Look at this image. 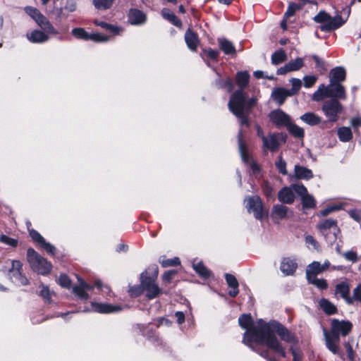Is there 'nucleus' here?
<instances>
[{"mask_svg": "<svg viewBox=\"0 0 361 361\" xmlns=\"http://www.w3.org/2000/svg\"><path fill=\"white\" fill-rule=\"evenodd\" d=\"M245 202L248 212H252L257 219L261 220L263 219L264 215L263 203L259 196L249 197L245 200Z\"/></svg>", "mask_w": 361, "mask_h": 361, "instance_id": "obj_11", "label": "nucleus"}, {"mask_svg": "<svg viewBox=\"0 0 361 361\" xmlns=\"http://www.w3.org/2000/svg\"><path fill=\"white\" fill-rule=\"evenodd\" d=\"M303 80L305 87L309 88L314 85L317 81V77L314 75L305 76Z\"/></svg>", "mask_w": 361, "mask_h": 361, "instance_id": "obj_60", "label": "nucleus"}, {"mask_svg": "<svg viewBox=\"0 0 361 361\" xmlns=\"http://www.w3.org/2000/svg\"><path fill=\"white\" fill-rule=\"evenodd\" d=\"M346 72L343 67H336L330 71V82L341 83L345 80Z\"/></svg>", "mask_w": 361, "mask_h": 361, "instance_id": "obj_27", "label": "nucleus"}, {"mask_svg": "<svg viewBox=\"0 0 361 361\" xmlns=\"http://www.w3.org/2000/svg\"><path fill=\"white\" fill-rule=\"evenodd\" d=\"M294 192H295L293 188V185L290 187H283L279 192L278 199L283 204H290L295 200Z\"/></svg>", "mask_w": 361, "mask_h": 361, "instance_id": "obj_22", "label": "nucleus"}, {"mask_svg": "<svg viewBox=\"0 0 361 361\" xmlns=\"http://www.w3.org/2000/svg\"><path fill=\"white\" fill-rule=\"evenodd\" d=\"M290 82L291 83L292 87L288 90L290 92V94H291V96H294L296 94H298V92L300 90V88L302 87V81L298 78H292L290 80Z\"/></svg>", "mask_w": 361, "mask_h": 361, "instance_id": "obj_50", "label": "nucleus"}, {"mask_svg": "<svg viewBox=\"0 0 361 361\" xmlns=\"http://www.w3.org/2000/svg\"><path fill=\"white\" fill-rule=\"evenodd\" d=\"M238 323L241 328L246 329L243 335V343L253 350L259 348H253V343L259 345H265L267 348L278 353L282 357H286V353L283 345L277 339L276 336L271 332L270 325L259 319L256 325H253V320L250 314H244L238 319Z\"/></svg>", "mask_w": 361, "mask_h": 361, "instance_id": "obj_1", "label": "nucleus"}, {"mask_svg": "<svg viewBox=\"0 0 361 361\" xmlns=\"http://www.w3.org/2000/svg\"><path fill=\"white\" fill-rule=\"evenodd\" d=\"M11 268L8 269V274L11 280L18 285L25 286L28 283L27 278L22 275L20 271L22 264L20 261L13 260Z\"/></svg>", "mask_w": 361, "mask_h": 361, "instance_id": "obj_13", "label": "nucleus"}, {"mask_svg": "<svg viewBox=\"0 0 361 361\" xmlns=\"http://www.w3.org/2000/svg\"><path fill=\"white\" fill-rule=\"evenodd\" d=\"M94 23L97 25L109 31L110 32L113 33L114 35H118L120 33L121 31H122V29L121 27L114 26L113 25L109 24L104 21L95 20Z\"/></svg>", "mask_w": 361, "mask_h": 361, "instance_id": "obj_44", "label": "nucleus"}, {"mask_svg": "<svg viewBox=\"0 0 361 361\" xmlns=\"http://www.w3.org/2000/svg\"><path fill=\"white\" fill-rule=\"evenodd\" d=\"M49 35L43 30H35L27 34V38L32 43H44L49 40Z\"/></svg>", "mask_w": 361, "mask_h": 361, "instance_id": "obj_23", "label": "nucleus"}, {"mask_svg": "<svg viewBox=\"0 0 361 361\" xmlns=\"http://www.w3.org/2000/svg\"><path fill=\"white\" fill-rule=\"evenodd\" d=\"M350 286L348 280L338 283L335 287V295H339L345 300L346 303L351 305L354 302V298L350 296Z\"/></svg>", "mask_w": 361, "mask_h": 361, "instance_id": "obj_18", "label": "nucleus"}, {"mask_svg": "<svg viewBox=\"0 0 361 361\" xmlns=\"http://www.w3.org/2000/svg\"><path fill=\"white\" fill-rule=\"evenodd\" d=\"M300 119L310 126H316L321 123L322 118L312 112H307L300 116Z\"/></svg>", "mask_w": 361, "mask_h": 361, "instance_id": "obj_36", "label": "nucleus"}, {"mask_svg": "<svg viewBox=\"0 0 361 361\" xmlns=\"http://www.w3.org/2000/svg\"><path fill=\"white\" fill-rule=\"evenodd\" d=\"M41 287L42 290H40L39 295L44 299L45 302L50 303L51 302V298L54 293L47 286L42 284Z\"/></svg>", "mask_w": 361, "mask_h": 361, "instance_id": "obj_51", "label": "nucleus"}, {"mask_svg": "<svg viewBox=\"0 0 361 361\" xmlns=\"http://www.w3.org/2000/svg\"><path fill=\"white\" fill-rule=\"evenodd\" d=\"M269 117L271 123L278 128H286L292 121L290 116L281 109L271 111Z\"/></svg>", "mask_w": 361, "mask_h": 361, "instance_id": "obj_14", "label": "nucleus"}, {"mask_svg": "<svg viewBox=\"0 0 361 361\" xmlns=\"http://www.w3.org/2000/svg\"><path fill=\"white\" fill-rule=\"evenodd\" d=\"M301 8V6L295 4V3H290L288 7L287 11L284 13V18H289L290 17L294 16L295 13L300 10Z\"/></svg>", "mask_w": 361, "mask_h": 361, "instance_id": "obj_52", "label": "nucleus"}, {"mask_svg": "<svg viewBox=\"0 0 361 361\" xmlns=\"http://www.w3.org/2000/svg\"><path fill=\"white\" fill-rule=\"evenodd\" d=\"M343 255L346 260L352 262L353 263H355L358 260L357 255L354 251H348L343 253Z\"/></svg>", "mask_w": 361, "mask_h": 361, "instance_id": "obj_59", "label": "nucleus"}, {"mask_svg": "<svg viewBox=\"0 0 361 361\" xmlns=\"http://www.w3.org/2000/svg\"><path fill=\"white\" fill-rule=\"evenodd\" d=\"M353 328V324L348 320H338L337 319H333L331 322V329L330 333L335 335L336 336L345 337L349 334Z\"/></svg>", "mask_w": 361, "mask_h": 361, "instance_id": "obj_10", "label": "nucleus"}, {"mask_svg": "<svg viewBox=\"0 0 361 361\" xmlns=\"http://www.w3.org/2000/svg\"><path fill=\"white\" fill-rule=\"evenodd\" d=\"M77 8L76 2L74 0H67L66 5L59 10V16L68 18L70 13L74 12Z\"/></svg>", "mask_w": 361, "mask_h": 361, "instance_id": "obj_34", "label": "nucleus"}, {"mask_svg": "<svg viewBox=\"0 0 361 361\" xmlns=\"http://www.w3.org/2000/svg\"><path fill=\"white\" fill-rule=\"evenodd\" d=\"M243 129L240 128L238 133V150L243 161L250 167L252 175L257 177L260 173V169L248 151L247 143L243 139Z\"/></svg>", "mask_w": 361, "mask_h": 361, "instance_id": "obj_4", "label": "nucleus"}, {"mask_svg": "<svg viewBox=\"0 0 361 361\" xmlns=\"http://www.w3.org/2000/svg\"><path fill=\"white\" fill-rule=\"evenodd\" d=\"M262 188L264 194L267 197L271 198L273 197L272 188L268 183L265 182L262 185Z\"/></svg>", "mask_w": 361, "mask_h": 361, "instance_id": "obj_64", "label": "nucleus"}, {"mask_svg": "<svg viewBox=\"0 0 361 361\" xmlns=\"http://www.w3.org/2000/svg\"><path fill=\"white\" fill-rule=\"evenodd\" d=\"M322 111L329 121L336 122L343 111V106L337 99H331L324 103Z\"/></svg>", "mask_w": 361, "mask_h": 361, "instance_id": "obj_9", "label": "nucleus"}, {"mask_svg": "<svg viewBox=\"0 0 361 361\" xmlns=\"http://www.w3.org/2000/svg\"><path fill=\"white\" fill-rule=\"evenodd\" d=\"M192 267L196 273L202 278L207 279L211 275V271L208 270L201 262L193 264Z\"/></svg>", "mask_w": 361, "mask_h": 361, "instance_id": "obj_43", "label": "nucleus"}, {"mask_svg": "<svg viewBox=\"0 0 361 361\" xmlns=\"http://www.w3.org/2000/svg\"><path fill=\"white\" fill-rule=\"evenodd\" d=\"M24 10L27 15L35 20L42 30L47 33L51 34V35H57L59 34L58 30L38 9L32 6H25Z\"/></svg>", "mask_w": 361, "mask_h": 361, "instance_id": "obj_7", "label": "nucleus"}, {"mask_svg": "<svg viewBox=\"0 0 361 361\" xmlns=\"http://www.w3.org/2000/svg\"><path fill=\"white\" fill-rule=\"evenodd\" d=\"M294 173L298 179L309 180L313 177L312 170L300 165L295 166Z\"/></svg>", "mask_w": 361, "mask_h": 361, "instance_id": "obj_32", "label": "nucleus"}, {"mask_svg": "<svg viewBox=\"0 0 361 361\" xmlns=\"http://www.w3.org/2000/svg\"><path fill=\"white\" fill-rule=\"evenodd\" d=\"M276 167L277 168L279 173H281L283 175L287 174V170H286V161L282 159V157H279L278 161L275 164Z\"/></svg>", "mask_w": 361, "mask_h": 361, "instance_id": "obj_56", "label": "nucleus"}, {"mask_svg": "<svg viewBox=\"0 0 361 361\" xmlns=\"http://www.w3.org/2000/svg\"><path fill=\"white\" fill-rule=\"evenodd\" d=\"M271 326V332L274 335L272 332L274 330L280 338L284 342L290 344V345L295 346L298 343V338L293 334L290 330H288L283 325L277 322H271L268 323Z\"/></svg>", "mask_w": 361, "mask_h": 361, "instance_id": "obj_8", "label": "nucleus"}, {"mask_svg": "<svg viewBox=\"0 0 361 361\" xmlns=\"http://www.w3.org/2000/svg\"><path fill=\"white\" fill-rule=\"evenodd\" d=\"M40 245L49 254L54 255L56 251V247L50 244L49 243H47L45 240L44 242H42Z\"/></svg>", "mask_w": 361, "mask_h": 361, "instance_id": "obj_63", "label": "nucleus"}, {"mask_svg": "<svg viewBox=\"0 0 361 361\" xmlns=\"http://www.w3.org/2000/svg\"><path fill=\"white\" fill-rule=\"evenodd\" d=\"M257 353H259L262 357L265 358L268 361H276V359L271 356L269 354V348L265 350H260V348L255 350Z\"/></svg>", "mask_w": 361, "mask_h": 361, "instance_id": "obj_58", "label": "nucleus"}, {"mask_svg": "<svg viewBox=\"0 0 361 361\" xmlns=\"http://www.w3.org/2000/svg\"><path fill=\"white\" fill-rule=\"evenodd\" d=\"M225 279L228 286L231 288L228 291V295L232 298H235L239 292L238 282L236 278L231 274H226Z\"/></svg>", "mask_w": 361, "mask_h": 361, "instance_id": "obj_31", "label": "nucleus"}, {"mask_svg": "<svg viewBox=\"0 0 361 361\" xmlns=\"http://www.w3.org/2000/svg\"><path fill=\"white\" fill-rule=\"evenodd\" d=\"M262 142V148L264 153H267L269 151L275 152L279 149L281 145L279 135L273 133H270L265 137H263Z\"/></svg>", "mask_w": 361, "mask_h": 361, "instance_id": "obj_16", "label": "nucleus"}, {"mask_svg": "<svg viewBox=\"0 0 361 361\" xmlns=\"http://www.w3.org/2000/svg\"><path fill=\"white\" fill-rule=\"evenodd\" d=\"M342 204L329 205L326 208L320 211V214L322 216H326L329 214L332 213L333 212L340 210L341 209H342Z\"/></svg>", "mask_w": 361, "mask_h": 361, "instance_id": "obj_54", "label": "nucleus"}, {"mask_svg": "<svg viewBox=\"0 0 361 361\" xmlns=\"http://www.w3.org/2000/svg\"><path fill=\"white\" fill-rule=\"evenodd\" d=\"M128 18L133 25L142 24L146 20L145 13L137 9H131L129 11Z\"/></svg>", "mask_w": 361, "mask_h": 361, "instance_id": "obj_30", "label": "nucleus"}, {"mask_svg": "<svg viewBox=\"0 0 361 361\" xmlns=\"http://www.w3.org/2000/svg\"><path fill=\"white\" fill-rule=\"evenodd\" d=\"M324 97H329L326 95V88L324 85H321L318 90L313 94L312 99L319 102L322 100Z\"/></svg>", "mask_w": 361, "mask_h": 361, "instance_id": "obj_49", "label": "nucleus"}, {"mask_svg": "<svg viewBox=\"0 0 361 361\" xmlns=\"http://www.w3.org/2000/svg\"><path fill=\"white\" fill-rule=\"evenodd\" d=\"M319 304L321 309L327 314H334L337 312L336 307L326 298H322Z\"/></svg>", "mask_w": 361, "mask_h": 361, "instance_id": "obj_37", "label": "nucleus"}, {"mask_svg": "<svg viewBox=\"0 0 361 361\" xmlns=\"http://www.w3.org/2000/svg\"><path fill=\"white\" fill-rule=\"evenodd\" d=\"M324 336L326 348L334 354H337L339 350L340 338L324 329Z\"/></svg>", "mask_w": 361, "mask_h": 361, "instance_id": "obj_19", "label": "nucleus"}, {"mask_svg": "<svg viewBox=\"0 0 361 361\" xmlns=\"http://www.w3.org/2000/svg\"><path fill=\"white\" fill-rule=\"evenodd\" d=\"M287 56L283 49L278 50L271 55V63L274 65H279L286 60Z\"/></svg>", "mask_w": 361, "mask_h": 361, "instance_id": "obj_45", "label": "nucleus"}, {"mask_svg": "<svg viewBox=\"0 0 361 361\" xmlns=\"http://www.w3.org/2000/svg\"><path fill=\"white\" fill-rule=\"evenodd\" d=\"M219 46L225 54H235V49L233 44L226 39H219Z\"/></svg>", "mask_w": 361, "mask_h": 361, "instance_id": "obj_35", "label": "nucleus"}, {"mask_svg": "<svg viewBox=\"0 0 361 361\" xmlns=\"http://www.w3.org/2000/svg\"><path fill=\"white\" fill-rule=\"evenodd\" d=\"M161 15L164 18L168 20L169 22H171L173 25H174L176 27H181L182 23L180 19H178L176 15L171 11L168 8H163L161 11Z\"/></svg>", "mask_w": 361, "mask_h": 361, "instance_id": "obj_38", "label": "nucleus"}, {"mask_svg": "<svg viewBox=\"0 0 361 361\" xmlns=\"http://www.w3.org/2000/svg\"><path fill=\"white\" fill-rule=\"evenodd\" d=\"M326 95L329 97H332V99H345V90L344 86L342 85L341 83L329 82V84L327 86H326Z\"/></svg>", "mask_w": 361, "mask_h": 361, "instance_id": "obj_17", "label": "nucleus"}, {"mask_svg": "<svg viewBox=\"0 0 361 361\" xmlns=\"http://www.w3.org/2000/svg\"><path fill=\"white\" fill-rule=\"evenodd\" d=\"M304 66V61L302 58H297L294 60L290 61L286 63V68L288 70L292 71H295L300 70Z\"/></svg>", "mask_w": 361, "mask_h": 361, "instance_id": "obj_46", "label": "nucleus"}, {"mask_svg": "<svg viewBox=\"0 0 361 361\" xmlns=\"http://www.w3.org/2000/svg\"><path fill=\"white\" fill-rule=\"evenodd\" d=\"M30 235L32 240L37 243H38L39 245L44 242V238L35 230H31L30 231Z\"/></svg>", "mask_w": 361, "mask_h": 361, "instance_id": "obj_61", "label": "nucleus"}, {"mask_svg": "<svg viewBox=\"0 0 361 361\" xmlns=\"http://www.w3.org/2000/svg\"><path fill=\"white\" fill-rule=\"evenodd\" d=\"M59 283L64 288H69L71 282L66 275H61L59 278Z\"/></svg>", "mask_w": 361, "mask_h": 361, "instance_id": "obj_62", "label": "nucleus"}, {"mask_svg": "<svg viewBox=\"0 0 361 361\" xmlns=\"http://www.w3.org/2000/svg\"><path fill=\"white\" fill-rule=\"evenodd\" d=\"M185 41L191 51H195L197 50L199 43L198 36L190 28L185 32Z\"/></svg>", "mask_w": 361, "mask_h": 361, "instance_id": "obj_26", "label": "nucleus"}, {"mask_svg": "<svg viewBox=\"0 0 361 361\" xmlns=\"http://www.w3.org/2000/svg\"><path fill=\"white\" fill-rule=\"evenodd\" d=\"M250 75L247 72H239L236 75V83L240 88L239 90L243 92V89L248 85Z\"/></svg>", "mask_w": 361, "mask_h": 361, "instance_id": "obj_39", "label": "nucleus"}, {"mask_svg": "<svg viewBox=\"0 0 361 361\" xmlns=\"http://www.w3.org/2000/svg\"><path fill=\"white\" fill-rule=\"evenodd\" d=\"M286 129L295 137L303 138V137L305 135L303 128L294 124L292 121L286 127Z\"/></svg>", "mask_w": 361, "mask_h": 361, "instance_id": "obj_40", "label": "nucleus"}, {"mask_svg": "<svg viewBox=\"0 0 361 361\" xmlns=\"http://www.w3.org/2000/svg\"><path fill=\"white\" fill-rule=\"evenodd\" d=\"M79 284L73 287V293L78 295L80 299L87 300L89 298L88 294L86 293V290H92V286L87 284L81 279H78Z\"/></svg>", "mask_w": 361, "mask_h": 361, "instance_id": "obj_25", "label": "nucleus"}, {"mask_svg": "<svg viewBox=\"0 0 361 361\" xmlns=\"http://www.w3.org/2000/svg\"><path fill=\"white\" fill-rule=\"evenodd\" d=\"M324 272V269L322 267V264L317 261H314L311 264H308L306 271L305 275L306 278L317 276V274H322Z\"/></svg>", "mask_w": 361, "mask_h": 361, "instance_id": "obj_33", "label": "nucleus"}, {"mask_svg": "<svg viewBox=\"0 0 361 361\" xmlns=\"http://www.w3.org/2000/svg\"><path fill=\"white\" fill-rule=\"evenodd\" d=\"M297 267L298 264L295 259L284 257L281 262L280 270L284 275L290 276L293 275Z\"/></svg>", "mask_w": 361, "mask_h": 361, "instance_id": "obj_21", "label": "nucleus"}, {"mask_svg": "<svg viewBox=\"0 0 361 361\" xmlns=\"http://www.w3.org/2000/svg\"><path fill=\"white\" fill-rule=\"evenodd\" d=\"M308 283L314 285L320 290H326L328 288V283L324 279H318L317 276L306 278Z\"/></svg>", "mask_w": 361, "mask_h": 361, "instance_id": "obj_41", "label": "nucleus"}, {"mask_svg": "<svg viewBox=\"0 0 361 361\" xmlns=\"http://www.w3.org/2000/svg\"><path fill=\"white\" fill-rule=\"evenodd\" d=\"M290 353L293 355V361H301L303 357V354L302 350L299 348L293 345L290 346L289 348Z\"/></svg>", "mask_w": 361, "mask_h": 361, "instance_id": "obj_55", "label": "nucleus"}, {"mask_svg": "<svg viewBox=\"0 0 361 361\" xmlns=\"http://www.w3.org/2000/svg\"><path fill=\"white\" fill-rule=\"evenodd\" d=\"M313 20L317 23H322L319 27L322 31L331 32L341 27L345 23L347 18L343 19L340 14L332 17L324 11H321Z\"/></svg>", "mask_w": 361, "mask_h": 361, "instance_id": "obj_3", "label": "nucleus"}, {"mask_svg": "<svg viewBox=\"0 0 361 361\" xmlns=\"http://www.w3.org/2000/svg\"><path fill=\"white\" fill-rule=\"evenodd\" d=\"M159 262L163 267L177 266L179 265L180 263L178 257H174L173 259H160Z\"/></svg>", "mask_w": 361, "mask_h": 361, "instance_id": "obj_53", "label": "nucleus"}, {"mask_svg": "<svg viewBox=\"0 0 361 361\" xmlns=\"http://www.w3.org/2000/svg\"><path fill=\"white\" fill-rule=\"evenodd\" d=\"M293 188L300 196L303 209H313L316 206L315 199L302 184H293Z\"/></svg>", "mask_w": 361, "mask_h": 361, "instance_id": "obj_12", "label": "nucleus"}, {"mask_svg": "<svg viewBox=\"0 0 361 361\" xmlns=\"http://www.w3.org/2000/svg\"><path fill=\"white\" fill-rule=\"evenodd\" d=\"M152 269L154 272V277L147 276V271L142 272L140 276L141 286L143 290L146 291V296L148 299H153L161 293V289L159 288L155 282L158 275V267L154 266Z\"/></svg>", "mask_w": 361, "mask_h": 361, "instance_id": "obj_5", "label": "nucleus"}, {"mask_svg": "<svg viewBox=\"0 0 361 361\" xmlns=\"http://www.w3.org/2000/svg\"><path fill=\"white\" fill-rule=\"evenodd\" d=\"M0 241L6 245L11 247H16L18 245V240L16 239L10 238L6 235H0Z\"/></svg>", "mask_w": 361, "mask_h": 361, "instance_id": "obj_57", "label": "nucleus"}, {"mask_svg": "<svg viewBox=\"0 0 361 361\" xmlns=\"http://www.w3.org/2000/svg\"><path fill=\"white\" fill-rule=\"evenodd\" d=\"M272 215L280 219L288 218L292 215V212L283 204H276L272 209Z\"/></svg>", "mask_w": 361, "mask_h": 361, "instance_id": "obj_28", "label": "nucleus"}, {"mask_svg": "<svg viewBox=\"0 0 361 361\" xmlns=\"http://www.w3.org/2000/svg\"><path fill=\"white\" fill-rule=\"evenodd\" d=\"M338 136L341 141L348 142L352 139L353 135L350 128L341 127L338 129Z\"/></svg>", "mask_w": 361, "mask_h": 361, "instance_id": "obj_42", "label": "nucleus"}, {"mask_svg": "<svg viewBox=\"0 0 361 361\" xmlns=\"http://www.w3.org/2000/svg\"><path fill=\"white\" fill-rule=\"evenodd\" d=\"M27 261L34 271L37 272L39 274L44 275L51 271V264L44 258L39 255L34 249L29 248L27 250Z\"/></svg>", "mask_w": 361, "mask_h": 361, "instance_id": "obj_6", "label": "nucleus"}, {"mask_svg": "<svg viewBox=\"0 0 361 361\" xmlns=\"http://www.w3.org/2000/svg\"><path fill=\"white\" fill-rule=\"evenodd\" d=\"M71 33L76 38L84 40H92L94 42H106L109 39L108 37L104 35L99 33L90 34L81 27L73 28Z\"/></svg>", "mask_w": 361, "mask_h": 361, "instance_id": "obj_15", "label": "nucleus"}, {"mask_svg": "<svg viewBox=\"0 0 361 361\" xmlns=\"http://www.w3.org/2000/svg\"><path fill=\"white\" fill-rule=\"evenodd\" d=\"M93 311L102 314L117 312L122 310L120 305H113L107 303L92 302Z\"/></svg>", "mask_w": 361, "mask_h": 361, "instance_id": "obj_20", "label": "nucleus"}, {"mask_svg": "<svg viewBox=\"0 0 361 361\" xmlns=\"http://www.w3.org/2000/svg\"><path fill=\"white\" fill-rule=\"evenodd\" d=\"M257 99H247L246 94L242 90H236L231 96L228 104L229 110L239 119L240 127L250 126L248 114L250 109L255 105Z\"/></svg>", "mask_w": 361, "mask_h": 361, "instance_id": "obj_2", "label": "nucleus"}, {"mask_svg": "<svg viewBox=\"0 0 361 361\" xmlns=\"http://www.w3.org/2000/svg\"><path fill=\"white\" fill-rule=\"evenodd\" d=\"M114 0H93V4L96 8L106 10L111 7Z\"/></svg>", "mask_w": 361, "mask_h": 361, "instance_id": "obj_48", "label": "nucleus"}, {"mask_svg": "<svg viewBox=\"0 0 361 361\" xmlns=\"http://www.w3.org/2000/svg\"><path fill=\"white\" fill-rule=\"evenodd\" d=\"M288 97H291V94L283 87L275 88L271 92V97L279 106L282 105Z\"/></svg>", "mask_w": 361, "mask_h": 361, "instance_id": "obj_24", "label": "nucleus"}, {"mask_svg": "<svg viewBox=\"0 0 361 361\" xmlns=\"http://www.w3.org/2000/svg\"><path fill=\"white\" fill-rule=\"evenodd\" d=\"M318 228L326 235H327V233H326L325 232L327 230L332 229L334 235V238H336V232H339V230L337 228L336 221L332 219H326L322 223H320L318 226Z\"/></svg>", "mask_w": 361, "mask_h": 361, "instance_id": "obj_29", "label": "nucleus"}, {"mask_svg": "<svg viewBox=\"0 0 361 361\" xmlns=\"http://www.w3.org/2000/svg\"><path fill=\"white\" fill-rule=\"evenodd\" d=\"M216 85L222 89H227L228 92H231L233 90V81L230 78H227L225 80L219 78L216 80Z\"/></svg>", "mask_w": 361, "mask_h": 361, "instance_id": "obj_47", "label": "nucleus"}]
</instances>
